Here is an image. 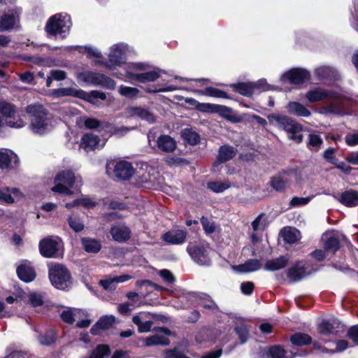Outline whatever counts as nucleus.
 Instances as JSON below:
<instances>
[{
	"label": "nucleus",
	"instance_id": "nucleus-40",
	"mask_svg": "<svg viewBox=\"0 0 358 358\" xmlns=\"http://www.w3.org/2000/svg\"><path fill=\"white\" fill-rule=\"evenodd\" d=\"M110 353V348L106 345H99L90 355L82 358H108Z\"/></svg>",
	"mask_w": 358,
	"mask_h": 358
},
{
	"label": "nucleus",
	"instance_id": "nucleus-63",
	"mask_svg": "<svg viewBox=\"0 0 358 358\" xmlns=\"http://www.w3.org/2000/svg\"><path fill=\"white\" fill-rule=\"evenodd\" d=\"M264 214L259 215L252 222V227L254 231L264 229V224L262 222Z\"/></svg>",
	"mask_w": 358,
	"mask_h": 358
},
{
	"label": "nucleus",
	"instance_id": "nucleus-4",
	"mask_svg": "<svg viewBox=\"0 0 358 358\" xmlns=\"http://www.w3.org/2000/svg\"><path fill=\"white\" fill-rule=\"evenodd\" d=\"M269 120H274L280 129L285 130L289 138L299 143L303 141L302 127L296 121L285 115H271Z\"/></svg>",
	"mask_w": 358,
	"mask_h": 358
},
{
	"label": "nucleus",
	"instance_id": "nucleus-52",
	"mask_svg": "<svg viewBox=\"0 0 358 358\" xmlns=\"http://www.w3.org/2000/svg\"><path fill=\"white\" fill-rule=\"evenodd\" d=\"M105 130H107L111 135L122 136L130 131V129L125 127H114L110 124V127H106Z\"/></svg>",
	"mask_w": 358,
	"mask_h": 358
},
{
	"label": "nucleus",
	"instance_id": "nucleus-46",
	"mask_svg": "<svg viewBox=\"0 0 358 358\" xmlns=\"http://www.w3.org/2000/svg\"><path fill=\"white\" fill-rule=\"evenodd\" d=\"M199 94L216 98H229L225 92L212 87H208L203 91H199Z\"/></svg>",
	"mask_w": 358,
	"mask_h": 358
},
{
	"label": "nucleus",
	"instance_id": "nucleus-19",
	"mask_svg": "<svg viewBox=\"0 0 358 358\" xmlns=\"http://www.w3.org/2000/svg\"><path fill=\"white\" fill-rule=\"evenodd\" d=\"M17 273L22 280L27 282L32 281L36 277V273L31 262L27 260L22 262L17 267Z\"/></svg>",
	"mask_w": 358,
	"mask_h": 358
},
{
	"label": "nucleus",
	"instance_id": "nucleus-58",
	"mask_svg": "<svg viewBox=\"0 0 358 358\" xmlns=\"http://www.w3.org/2000/svg\"><path fill=\"white\" fill-rule=\"evenodd\" d=\"M149 69V66L145 63H132L127 66L126 71L129 70L134 73L144 71Z\"/></svg>",
	"mask_w": 358,
	"mask_h": 358
},
{
	"label": "nucleus",
	"instance_id": "nucleus-1",
	"mask_svg": "<svg viewBox=\"0 0 358 358\" xmlns=\"http://www.w3.org/2000/svg\"><path fill=\"white\" fill-rule=\"evenodd\" d=\"M306 97L310 103H315L329 98V102L319 108V113L324 115H344L347 114L349 106L358 102L357 96L349 97L339 93L316 87L308 91Z\"/></svg>",
	"mask_w": 358,
	"mask_h": 358
},
{
	"label": "nucleus",
	"instance_id": "nucleus-41",
	"mask_svg": "<svg viewBox=\"0 0 358 358\" xmlns=\"http://www.w3.org/2000/svg\"><path fill=\"white\" fill-rule=\"evenodd\" d=\"M291 343L295 346H303L310 344L312 341L311 337L303 333H296L290 337Z\"/></svg>",
	"mask_w": 358,
	"mask_h": 358
},
{
	"label": "nucleus",
	"instance_id": "nucleus-12",
	"mask_svg": "<svg viewBox=\"0 0 358 358\" xmlns=\"http://www.w3.org/2000/svg\"><path fill=\"white\" fill-rule=\"evenodd\" d=\"M127 50V45L124 43H118L111 47L108 55V62L103 64L108 69L120 65L124 59Z\"/></svg>",
	"mask_w": 358,
	"mask_h": 358
},
{
	"label": "nucleus",
	"instance_id": "nucleus-17",
	"mask_svg": "<svg viewBox=\"0 0 358 358\" xmlns=\"http://www.w3.org/2000/svg\"><path fill=\"white\" fill-rule=\"evenodd\" d=\"M114 173L117 178L127 180L134 175V169L130 162L120 161L115 166Z\"/></svg>",
	"mask_w": 358,
	"mask_h": 358
},
{
	"label": "nucleus",
	"instance_id": "nucleus-22",
	"mask_svg": "<svg viewBox=\"0 0 358 358\" xmlns=\"http://www.w3.org/2000/svg\"><path fill=\"white\" fill-rule=\"evenodd\" d=\"M336 198L347 207H354L358 205V192L354 189L346 190Z\"/></svg>",
	"mask_w": 358,
	"mask_h": 358
},
{
	"label": "nucleus",
	"instance_id": "nucleus-32",
	"mask_svg": "<svg viewBox=\"0 0 358 358\" xmlns=\"http://www.w3.org/2000/svg\"><path fill=\"white\" fill-rule=\"evenodd\" d=\"M81 243L87 252L97 253L101 249V243L99 241L92 238H83Z\"/></svg>",
	"mask_w": 358,
	"mask_h": 358
},
{
	"label": "nucleus",
	"instance_id": "nucleus-24",
	"mask_svg": "<svg viewBox=\"0 0 358 358\" xmlns=\"http://www.w3.org/2000/svg\"><path fill=\"white\" fill-rule=\"evenodd\" d=\"M237 154V149L228 145H222L218 152L216 162L214 165L226 162L233 159Z\"/></svg>",
	"mask_w": 358,
	"mask_h": 358
},
{
	"label": "nucleus",
	"instance_id": "nucleus-54",
	"mask_svg": "<svg viewBox=\"0 0 358 358\" xmlns=\"http://www.w3.org/2000/svg\"><path fill=\"white\" fill-rule=\"evenodd\" d=\"M29 302L33 307L40 306L43 303V296L37 292H31L29 295Z\"/></svg>",
	"mask_w": 358,
	"mask_h": 358
},
{
	"label": "nucleus",
	"instance_id": "nucleus-51",
	"mask_svg": "<svg viewBox=\"0 0 358 358\" xmlns=\"http://www.w3.org/2000/svg\"><path fill=\"white\" fill-rule=\"evenodd\" d=\"M68 221L70 227L76 232L81 231L84 229L83 223L76 216H70Z\"/></svg>",
	"mask_w": 358,
	"mask_h": 358
},
{
	"label": "nucleus",
	"instance_id": "nucleus-6",
	"mask_svg": "<svg viewBox=\"0 0 358 358\" xmlns=\"http://www.w3.org/2000/svg\"><path fill=\"white\" fill-rule=\"evenodd\" d=\"M54 94L57 96H73L84 99L92 104H96L97 100H105L106 95L104 92L92 90L90 92H86L83 90L74 88H59L54 90Z\"/></svg>",
	"mask_w": 358,
	"mask_h": 358
},
{
	"label": "nucleus",
	"instance_id": "nucleus-2",
	"mask_svg": "<svg viewBox=\"0 0 358 358\" xmlns=\"http://www.w3.org/2000/svg\"><path fill=\"white\" fill-rule=\"evenodd\" d=\"M26 112L31 117L30 127L34 133L44 134L53 128L51 115L43 106L29 105L26 108Z\"/></svg>",
	"mask_w": 358,
	"mask_h": 358
},
{
	"label": "nucleus",
	"instance_id": "nucleus-64",
	"mask_svg": "<svg viewBox=\"0 0 358 358\" xmlns=\"http://www.w3.org/2000/svg\"><path fill=\"white\" fill-rule=\"evenodd\" d=\"M348 336L358 345V325L351 327L348 331Z\"/></svg>",
	"mask_w": 358,
	"mask_h": 358
},
{
	"label": "nucleus",
	"instance_id": "nucleus-5",
	"mask_svg": "<svg viewBox=\"0 0 358 358\" xmlns=\"http://www.w3.org/2000/svg\"><path fill=\"white\" fill-rule=\"evenodd\" d=\"M71 27L70 17L67 14L58 13L52 16L47 22L45 31L51 36H60L64 38Z\"/></svg>",
	"mask_w": 358,
	"mask_h": 358
},
{
	"label": "nucleus",
	"instance_id": "nucleus-61",
	"mask_svg": "<svg viewBox=\"0 0 358 358\" xmlns=\"http://www.w3.org/2000/svg\"><path fill=\"white\" fill-rule=\"evenodd\" d=\"M159 275L167 283L171 284L176 280L173 273L169 270L162 269L159 271Z\"/></svg>",
	"mask_w": 358,
	"mask_h": 358
},
{
	"label": "nucleus",
	"instance_id": "nucleus-57",
	"mask_svg": "<svg viewBox=\"0 0 358 358\" xmlns=\"http://www.w3.org/2000/svg\"><path fill=\"white\" fill-rule=\"evenodd\" d=\"M348 347V341H346L345 340H341L336 343V348L335 350H329L325 348H320V349H321L322 352L334 353V352H342V351L345 350V349H347Z\"/></svg>",
	"mask_w": 358,
	"mask_h": 358
},
{
	"label": "nucleus",
	"instance_id": "nucleus-23",
	"mask_svg": "<svg viewBox=\"0 0 358 358\" xmlns=\"http://www.w3.org/2000/svg\"><path fill=\"white\" fill-rule=\"evenodd\" d=\"M306 355L307 352L304 350L297 355L292 351H285L280 346H273L268 350V355L270 358H294L296 356L303 357Z\"/></svg>",
	"mask_w": 358,
	"mask_h": 358
},
{
	"label": "nucleus",
	"instance_id": "nucleus-14",
	"mask_svg": "<svg viewBox=\"0 0 358 358\" xmlns=\"http://www.w3.org/2000/svg\"><path fill=\"white\" fill-rule=\"evenodd\" d=\"M20 8L8 10L0 17V31H5L15 27L19 21Z\"/></svg>",
	"mask_w": 358,
	"mask_h": 358
},
{
	"label": "nucleus",
	"instance_id": "nucleus-62",
	"mask_svg": "<svg viewBox=\"0 0 358 358\" xmlns=\"http://www.w3.org/2000/svg\"><path fill=\"white\" fill-rule=\"evenodd\" d=\"M127 297L131 301L129 303L131 306H140L141 305V298L136 292H128Z\"/></svg>",
	"mask_w": 358,
	"mask_h": 358
},
{
	"label": "nucleus",
	"instance_id": "nucleus-7",
	"mask_svg": "<svg viewBox=\"0 0 358 358\" xmlns=\"http://www.w3.org/2000/svg\"><path fill=\"white\" fill-rule=\"evenodd\" d=\"M76 78L78 82H83L94 86H101L109 90L115 87V82L108 76L90 71L78 73Z\"/></svg>",
	"mask_w": 358,
	"mask_h": 358
},
{
	"label": "nucleus",
	"instance_id": "nucleus-39",
	"mask_svg": "<svg viewBox=\"0 0 358 358\" xmlns=\"http://www.w3.org/2000/svg\"><path fill=\"white\" fill-rule=\"evenodd\" d=\"M323 144V140L317 133H311L308 135L307 148L312 152H317Z\"/></svg>",
	"mask_w": 358,
	"mask_h": 358
},
{
	"label": "nucleus",
	"instance_id": "nucleus-45",
	"mask_svg": "<svg viewBox=\"0 0 358 358\" xmlns=\"http://www.w3.org/2000/svg\"><path fill=\"white\" fill-rule=\"evenodd\" d=\"M234 90L244 96H250L253 92V83H240L233 85Z\"/></svg>",
	"mask_w": 358,
	"mask_h": 358
},
{
	"label": "nucleus",
	"instance_id": "nucleus-11",
	"mask_svg": "<svg viewBox=\"0 0 358 358\" xmlns=\"http://www.w3.org/2000/svg\"><path fill=\"white\" fill-rule=\"evenodd\" d=\"M296 176L294 170L282 171L271 179L270 185L277 192H282L290 185L292 178Z\"/></svg>",
	"mask_w": 358,
	"mask_h": 358
},
{
	"label": "nucleus",
	"instance_id": "nucleus-18",
	"mask_svg": "<svg viewBox=\"0 0 358 358\" xmlns=\"http://www.w3.org/2000/svg\"><path fill=\"white\" fill-rule=\"evenodd\" d=\"M110 234L113 239L119 243L127 241L131 237V231L124 224H116L111 227Z\"/></svg>",
	"mask_w": 358,
	"mask_h": 358
},
{
	"label": "nucleus",
	"instance_id": "nucleus-26",
	"mask_svg": "<svg viewBox=\"0 0 358 358\" xmlns=\"http://www.w3.org/2000/svg\"><path fill=\"white\" fill-rule=\"evenodd\" d=\"M21 196V193L17 188L1 187L0 188V201L3 203L10 204L15 199Z\"/></svg>",
	"mask_w": 358,
	"mask_h": 358
},
{
	"label": "nucleus",
	"instance_id": "nucleus-30",
	"mask_svg": "<svg viewBox=\"0 0 358 358\" xmlns=\"http://www.w3.org/2000/svg\"><path fill=\"white\" fill-rule=\"evenodd\" d=\"M84 315H85V312L82 310L68 308L62 313L61 317L64 322L68 324H73Z\"/></svg>",
	"mask_w": 358,
	"mask_h": 358
},
{
	"label": "nucleus",
	"instance_id": "nucleus-34",
	"mask_svg": "<svg viewBox=\"0 0 358 358\" xmlns=\"http://www.w3.org/2000/svg\"><path fill=\"white\" fill-rule=\"evenodd\" d=\"M280 233L284 241L289 244L296 243L301 238L299 231L295 228H284Z\"/></svg>",
	"mask_w": 358,
	"mask_h": 358
},
{
	"label": "nucleus",
	"instance_id": "nucleus-29",
	"mask_svg": "<svg viewBox=\"0 0 358 358\" xmlns=\"http://www.w3.org/2000/svg\"><path fill=\"white\" fill-rule=\"evenodd\" d=\"M99 142V136L92 134H85L81 138L80 146L86 152H89L98 148Z\"/></svg>",
	"mask_w": 358,
	"mask_h": 358
},
{
	"label": "nucleus",
	"instance_id": "nucleus-50",
	"mask_svg": "<svg viewBox=\"0 0 358 358\" xmlns=\"http://www.w3.org/2000/svg\"><path fill=\"white\" fill-rule=\"evenodd\" d=\"M235 331L241 340V343L242 344L245 343L249 335L247 326L244 324H241L236 327Z\"/></svg>",
	"mask_w": 358,
	"mask_h": 358
},
{
	"label": "nucleus",
	"instance_id": "nucleus-38",
	"mask_svg": "<svg viewBox=\"0 0 358 358\" xmlns=\"http://www.w3.org/2000/svg\"><path fill=\"white\" fill-rule=\"evenodd\" d=\"M16 157L17 156L12 151L7 149H0V169H8L12 160Z\"/></svg>",
	"mask_w": 358,
	"mask_h": 358
},
{
	"label": "nucleus",
	"instance_id": "nucleus-8",
	"mask_svg": "<svg viewBox=\"0 0 358 358\" xmlns=\"http://www.w3.org/2000/svg\"><path fill=\"white\" fill-rule=\"evenodd\" d=\"M49 278L52 285L59 289H66L71 285V275L63 265L55 264L49 268Z\"/></svg>",
	"mask_w": 358,
	"mask_h": 358
},
{
	"label": "nucleus",
	"instance_id": "nucleus-9",
	"mask_svg": "<svg viewBox=\"0 0 358 358\" xmlns=\"http://www.w3.org/2000/svg\"><path fill=\"white\" fill-rule=\"evenodd\" d=\"M16 113L17 108L14 104L0 98V114L5 118L6 127L20 129L25 125L24 121Z\"/></svg>",
	"mask_w": 358,
	"mask_h": 358
},
{
	"label": "nucleus",
	"instance_id": "nucleus-43",
	"mask_svg": "<svg viewBox=\"0 0 358 358\" xmlns=\"http://www.w3.org/2000/svg\"><path fill=\"white\" fill-rule=\"evenodd\" d=\"M85 126L90 129H99V131L105 130L106 127H110L108 122H102L94 118H87L85 120Z\"/></svg>",
	"mask_w": 358,
	"mask_h": 358
},
{
	"label": "nucleus",
	"instance_id": "nucleus-21",
	"mask_svg": "<svg viewBox=\"0 0 358 358\" xmlns=\"http://www.w3.org/2000/svg\"><path fill=\"white\" fill-rule=\"evenodd\" d=\"M307 275L304 264L301 262H296L287 271V275L292 283L301 280Z\"/></svg>",
	"mask_w": 358,
	"mask_h": 358
},
{
	"label": "nucleus",
	"instance_id": "nucleus-47",
	"mask_svg": "<svg viewBox=\"0 0 358 358\" xmlns=\"http://www.w3.org/2000/svg\"><path fill=\"white\" fill-rule=\"evenodd\" d=\"M38 339L41 345H50L56 341L55 331L54 330L48 331L44 334L38 336Z\"/></svg>",
	"mask_w": 358,
	"mask_h": 358
},
{
	"label": "nucleus",
	"instance_id": "nucleus-20",
	"mask_svg": "<svg viewBox=\"0 0 358 358\" xmlns=\"http://www.w3.org/2000/svg\"><path fill=\"white\" fill-rule=\"evenodd\" d=\"M187 232L185 230L176 229L165 233L162 240L171 245H180L185 241Z\"/></svg>",
	"mask_w": 358,
	"mask_h": 358
},
{
	"label": "nucleus",
	"instance_id": "nucleus-49",
	"mask_svg": "<svg viewBox=\"0 0 358 358\" xmlns=\"http://www.w3.org/2000/svg\"><path fill=\"white\" fill-rule=\"evenodd\" d=\"M119 93L127 98H133L138 94L139 90L136 87L121 85L119 87Z\"/></svg>",
	"mask_w": 358,
	"mask_h": 358
},
{
	"label": "nucleus",
	"instance_id": "nucleus-15",
	"mask_svg": "<svg viewBox=\"0 0 358 358\" xmlns=\"http://www.w3.org/2000/svg\"><path fill=\"white\" fill-rule=\"evenodd\" d=\"M187 251L192 259L200 265H209L210 259L206 249L199 245H188Z\"/></svg>",
	"mask_w": 358,
	"mask_h": 358
},
{
	"label": "nucleus",
	"instance_id": "nucleus-33",
	"mask_svg": "<svg viewBox=\"0 0 358 358\" xmlns=\"http://www.w3.org/2000/svg\"><path fill=\"white\" fill-rule=\"evenodd\" d=\"M339 325L340 322L336 320H324L320 324L318 330L320 334L328 335L335 333Z\"/></svg>",
	"mask_w": 358,
	"mask_h": 358
},
{
	"label": "nucleus",
	"instance_id": "nucleus-31",
	"mask_svg": "<svg viewBox=\"0 0 358 358\" xmlns=\"http://www.w3.org/2000/svg\"><path fill=\"white\" fill-rule=\"evenodd\" d=\"M289 113L299 117H309L310 112L299 102L291 101L287 105Z\"/></svg>",
	"mask_w": 358,
	"mask_h": 358
},
{
	"label": "nucleus",
	"instance_id": "nucleus-53",
	"mask_svg": "<svg viewBox=\"0 0 358 358\" xmlns=\"http://www.w3.org/2000/svg\"><path fill=\"white\" fill-rule=\"evenodd\" d=\"M77 48H84L85 50L87 52L88 56L91 57L100 58L102 56L101 52L100 51H99L96 48H94L91 46L85 45L84 47H78V46L68 47V49H69V50H75Z\"/></svg>",
	"mask_w": 358,
	"mask_h": 358
},
{
	"label": "nucleus",
	"instance_id": "nucleus-16",
	"mask_svg": "<svg viewBox=\"0 0 358 358\" xmlns=\"http://www.w3.org/2000/svg\"><path fill=\"white\" fill-rule=\"evenodd\" d=\"M163 72L161 70L150 71L145 73H134L131 71L127 70L125 71L126 77L131 80L138 83H145L148 82H152L158 79L160 76V73Z\"/></svg>",
	"mask_w": 358,
	"mask_h": 358
},
{
	"label": "nucleus",
	"instance_id": "nucleus-48",
	"mask_svg": "<svg viewBox=\"0 0 358 358\" xmlns=\"http://www.w3.org/2000/svg\"><path fill=\"white\" fill-rule=\"evenodd\" d=\"M324 247L325 251L334 253L340 248L339 241L337 238L331 236L326 240Z\"/></svg>",
	"mask_w": 358,
	"mask_h": 358
},
{
	"label": "nucleus",
	"instance_id": "nucleus-59",
	"mask_svg": "<svg viewBox=\"0 0 358 358\" xmlns=\"http://www.w3.org/2000/svg\"><path fill=\"white\" fill-rule=\"evenodd\" d=\"M312 199V197H297L295 196L292 198V199L290 201L289 205L292 207H296V206H304L308 203L310 200Z\"/></svg>",
	"mask_w": 358,
	"mask_h": 358
},
{
	"label": "nucleus",
	"instance_id": "nucleus-27",
	"mask_svg": "<svg viewBox=\"0 0 358 358\" xmlns=\"http://www.w3.org/2000/svg\"><path fill=\"white\" fill-rule=\"evenodd\" d=\"M159 150L164 152H171L176 148V141L169 135H162L157 140Z\"/></svg>",
	"mask_w": 358,
	"mask_h": 358
},
{
	"label": "nucleus",
	"instance_id": "nucleus-44",
	"mask_svg": "<svg viewBox=\"0 0 358 358\" xmlns=\"http://www.w3.org/2000/svg\"><path fill=\"white\" fill-rule=\"evenodd\" d=\"M207 187L213 192L222 193L231 187V183L227 180L224 182L213 181L208 182Z\"/></svg>",
	"mask_w": 358,
	"mask_h": 358
},
{
	"label": "nucleus",
	"instance_id": "nucleus-60",
	"mask_svg": "<svg viewBox=\"0 0 358 358\" xmlns=\"http://www.w3.org/2000/svg\"><path fill=\"white\" fill-rule=\"evenodd\" d=\"M331 69L327 66H322L315 70V74L320 80L328 78L330 76Z\"/></svg>",
	"mask_w": 358,
	"mask_h": 358
},
{
	"label": "nucleus",
	"instance_id": "nucleus-10",
	"mask_svg": "<svg viewBox=\"0 0 358 358\" xmlns=\"http://www.w3.org/2000/svg\"><path fill=\"white\" fill-rule=\"evenodd\" d=\"M39 250L45 257H62L63 255L62 240L57 236L44 238L39 243Z\"/></svg>",
	"mask_w": 358,
	"mask_h": 358
},
{
	"label": "nucleus",
	"instance_id": "nucleus-42",
	"mask_svg": "<svg viewBox=\"0 0 358 358\" xmlns=\"http://www.w3.org/2000/svg\"><path fill=\"white\" fill-rule=\"evenodd\" d=\"M182 138L190 145H196L199 142V135L192 129H185L182 131Z\"/></svg>",
	"mask_w": 358,
	"mask_h": 358
},
{
	"label": "nucleus",
	"instance_id": "nucleus-28",
	"mask_svg": "<svg viewBox=\"0 0 358 358\" xmlns=\"http://www.w3.org/2000/svg\"><path fill=\"white\" fill-rule=\"evenodd\" d=\"M289 257L287 256H280L278 258L266 261L264 265V269L268 271H275L284 268L289 262Z\"/></svg>",
	"mask_w": 358,
	"mask_h": 358
},
{
	"label": "nucleus",
	"instance_id": "nucleus-35",
	"mask_svg": "<svg viewBox=\"0 0 358 358\" xmlns=\"http://www.w3.org/2000/svg\"><path fill=\"white\" fill-rule=\"evenodd\" d=\"M129 113L131 115L139 117L141 119L144 120L149 123H153L155 122L154 115L145 108L141 107L131 108H130Z\"/></svg>",
	"mask_w": 358,
	"mask_h": 358
},
{
	"label": "nucleus",
	"instance_id": "nucleus-36",
	"mask_svg": "<svg viewBox=\"0 0 358 358\" xmlns=\"http://www.w3.org/2000/svg\"><path fill=\"white\" fill-rule=\"evenodd\" d=\"M143 343L145 346L152 345H168L169 344V338L162 334H155L151 336L146 337L143 339Z\"/></svg>",
	"mask_w": 358,
	"mask_h": 358
},
{
	"label": "nucleus",
	"instance_id": "nucleus-13",
	"mask_svg": "<svg viewBox=\"0 0 358 358\" xmlns=\"http://www.w3.org/2000/svg\"><path fill=\"white\" fill-rule=\"evenodd\" d=\"M309 78V73L303 69H293L281 76L282 81H288L294 85L303 83Z\"/></svg>",
	"mask_w": 358,
	"mask_h": 358
},
{
	"label": "nucleus",
	"instance_id": "nucleus-3",
	"mask_svg": "<svg viewBox=\"0 0 358 358\" xmlns=\"http://www.w3.org/2000/svg\"><path fill=\"white\" fill-rule=\"evenodd\" d=\"M55 183V185L52 188V192L69 195L79 192L82 179L80 176H75L71 171H62L56 176Z\"/></svg>",
	"mask_w": 358,
	"mask_h": 358
},
{
	"label": "nucleus",
	"instance_id": "nucleus-56",
	"mask_svg": "<svg viewBox=\"0 0 358 358\" xmlns=\"http://www.w3.org/2000/svg\"><path fill=\"white\" fill-rule=\"evenodd\" d=\"M201 223L203 230L208 234H213L215 231V224L213 222L210 221L207 217H202Z\"/></svg>",
	"mask_w": 358,
	"mask_h": 358
},
{
	"label": "nucleus",
	"instance_id": "nucleus-55",
	"mask_svg": "<svg viewBox=\"0 0 358 358\" xmlns=\"http://www.w3.org/2000/svg\"><path fill=\"white\" fill-rule=\"evenodd\" d=\"M214 113H218L227 120H232L231 116V109L227 106L215 104Z\"/></svg>",
	"mask_w": 358,
	"mask_h": 358
},
{
	"label": "nucleus",
	"instance_id": "nucleus-37",
	"mask_svg": "<svg viewBox=\"0 0 358 358\" xmlns=\"http://www.w3.org/2000/svg\"><path fill=\"white\" fill-rule=\"evenodd\" d=\"M261 268V262L257 259H250L244 264L237 266L236 270L241 273L254 272Z\"/></svg>",
	"mask_w": 358,
	"mask_h": 358
},
{
	"label": "nucleus",
	"instance_id": "nucleus-25",
	"mask_svg": "<svg viewBox=\"0 0 358 358\" xmlns=\"http://www.w3.org/2000/svg\"><path fill=\"white\" fill-rule=\"evenodd\" d=\"M115 318L113 315L101 317L91 329V333L94 335L99 334L100 330H106L110 328L115 323Z\"/></svg>",
	"mask_w": 358,
	"mask_h": 358
}]
</instances>
